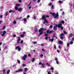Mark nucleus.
<instances>
[{
    "instance_id": "c9c22d12",
    "label": "nucleus",
    "mask_w": 74,
    "mask_h": 74,
    "mask_svg": "<svg viewBox=\"0 0 74 74\" xmlns=\"http://www.w3.org/2000/svg\"><path fill=\"white\" fill-rule=\"evenodd\" d=\"M5 26H3L2 28V30H3V29H5Z\"/></svg>"
},
{
    "instance_id": "774afa93",
    "label": "nucleus",
    "mask_w": 74,
    "mask_h": 74,
    "mask_svg": "<svg viewBox=\"0 0 74 74\" xmlns=\"http://www.w3.org/2000/svg\"><path fill=\"white\" fill-rule=\"evenodd\" d=\"M29 17H30V15H29L27 16V18H29Z\"/></svg>"
},
{
    "instance_id": "ea45409f",
    "label": "nucleus",
    "mask_w": 74,
    "mask_h": 74,
    "mask_svg": "<svg viewBox=\"0 0 74 74\" xmlns=\"http://www.w3.org/2000/svg\"><path fill=\"white\" fill-rule=\"evenodd\" d=\"M13 23H14V24H16V21H14L13 22Z\"/></svg>"
},
{
    "instance_id": "c03bdc74",
    "label": "nucleus",
    "mask_w": 74,
    "mask_h": 74,
    "mask_svg": "<svg viewBox=\"0 0 74 74\" xmlns=\"http://www.w3.org/2000/svg\"><path fill=\"white\" fill-rule=\"evenodd\" d=\"M53 38H55V34H53Z\"/></svg>"
},
{
    "instance_id": "423d86ee",
    "label": "nucleus",
    "mask_w": 74,
    "mask_h": 74,
    "mask_svg": "<svg viewBox=\"0 0 74 74\" xmlns=\"http://www.w3.org/2000/svg\"><path fill=\"white\" fill-rule=\"evenodd\" d=\"M60 25H61V26H62V25H63L62 24H64V21H63V20H62L61 22H60Z\"/></svg>"
},
{
    "instance_id": "20e7f679",
    "label": "nucleus",
    "mask_w": 74,
    "mask_h": 74,
    "mask_svg": "<svg viewBox=\"0 0 74 74\" xmlns=\"http://www.w3.org/2000/svg\"><path fill=\"white\" fill-rule=\"evenodd\" d=\"M73 36V33H71L70 34H69V37H68V39H70V38H71V37H72Z\"/></svg>"
},
{
    "instance_id": "603ef678",
    "label": "nucleus",
    "mask_w": 74,
    "mask_h": 74,
    "mask_svg": "<svg viewBox=\"0 0 74 74\" xmlns=\"http://www.w3.org/2000/svg\"><path fill=\"white\" fill-rule=\"evenodd\" d=\"M17 43L18 44H19V43H20V42H19V41L18 40V41H17Z\"/></svg>"
},
{
    "instance_id": "9d476101",
    "label": "nucleus",
    "mask_w": 74,
    "mask_h": 74,
    "mask_svg": "<svg viewBox=\"0 0 74 74\" xmlns=\"http://www.w3.org/2000/svg\"><path fill=\"white\" fill-rule=\"evenodd\" d=\"M55 26H56V27H58L59 29L61 27V26L60 25V24H59L58 25V24H56L55 25Z\"/></svg>"
},
{
    "instance_id": "b1692460",
    "label": "nucleus",
    "mask_w": 74,
    "mask_h": 74,
    "mask_svg": "<svg viewBox=\"0 0 74 74\" xmlns=\"http://www.w3.org/2000/svg\"><path fill=\"white\" fill-rule=\"evenodd\" d=\"M48 36V34L47 33H46L45 34V37H47V36Z\"/></svg>"
},
{
    "instance_id": "39448f33",
    "label": "nucleus",
    "mask_w": 74,
    "mask_h": 74,
    "mask_svg": "<svg viewBox=\"0 0 74 74\" xmlns=\"http://www.w3.org/2000/svg\"><path fill=\"white\" fill-rule=\"evenodd\" d=\"M23 71V69H20L18 71H16V73H19V72H22Z\"/></svg>"
},
{
    "instance_id": "473e14b6",
    "label": "nucleus",
    "mask_w": 74,
    "mask_h": 74,
    "mask_svg": "<svg viewBox=\"0 0 74 74\" xmlns=\"http://www.w3.org/2000/svg\"><path fill=\"white\" fill-rule=\"evenodd\" d=\"M63 33L65 34H67V32L65 31H63Z\"/></svg>"
},
{
    "instance_id": "f03ea898",
    "label": "nucleus",
    "mask_w": 74,
    "mask_h": 74,
    "mask_svg": "<svg viewBox=\"0 0 74 74\" xmlns=\"http://www.w3.org/2000/svg\"><path fill=\"white\" fill-rule=\"evenodd\" d=\"M46 29H44L42 27L39 30V35H42V34L43 33V31L44 30H46Z\"/></svg>"
},
{
    "instance_id": "2eb2a0df",
    "label": "nucleus",
    "mask_w": 74,
    "mask_h": 74,
    "mask_svg": "<svg viewBox=\"0 0 74 74\" xmlns=\"http://www.w3.org/2000/svg\"><path fill=\"white\" fill-rule=\"evenodd\" d=\"M14 9H15V10H18V7L16 6L14 8Z\"/></svg>"
},
{
    "instance_id": "393cba45",
    "label": "nucleus",
    "mask_w": 74,
    "mask_h": 74,
    "mask_svg": "<svg viewBox=\"0 0 74 74\" xmlns=\"http://www.w3.org/2000/svg\"><path fill=\"white\" fill-rule=\"evenodd\" d=\"M23 59L24 60H26V58H25V57H23Z\"/></svg>"
},
{
    "instance_id": "bb28decb",
    "label": "nucleus",
    "mask_w": 74,
    "mask_h": 74,
    "mask_svg": "<svg viewBox=\"0 0 74 74\" xmlns=\"http://www.w3.org/2000/svg\"><path fill=\"white\" fill-rule=\"evenodd\" d=\"M58 3H60V4H61L62 3V1H58Z\"/></svg>"
},
{
    "instance_id": "2f4dec72",
    "label": "nucleus",
    "mask_w": 74,
    "mask_h": 74,
    "mask_svg": "<svg viewBox=\"0 0 74 74\" xmlns=\"http://www.w3.org/2000/svg\"><path fill=\"white\" fill-rule=\"evenodd\" d=\"M49 27L51 29H52V27H53V26L52 25H51Z\"/></svg>"
},
{
    "instance_id": "4468645a",
    "label": "nucleus",
    "mask_w": 74,
    "mask_h": 74,
    "mask_svg": "<svg viewBox=\"0 0 74 74\" xmlns=\"http://www.w3.org/2000/svg\"><path fill=\"white\" fill-rule=\"evenodd\" d=\"M58 42H59V44H62L63 43V42H62L61 41H59Z\"/></svg>"
},
{
    "instance_id": "4be33fe9",
    "label": "nucleus",
    "mask_w": 74,
    "mask_h": 74,
    "mask_svg": "<svg viewBox=\"0 0 74 74\" xmlns=\"http://www.w3.org/2000/svg\"><path fill=\"white\" fill-rule=\"evenodd\" d=\"M64 34L63 33H62L60 34V36H64Z\"/></svg>"
},
{
    "instance_id": "680f3d73",
    "label": "nucleus",
    "mask_w": 74,
    "mask_h": 74,
    "mask_svg": "<svg viewBox=\"0 0 74 74\" xmlns=\"http://www.w3.org/2000/svg\"><path fill=\"white\" fill-rule=\"evenodd\" d=\"M0 18H3V15H1L0 16Z\"/></svg>"
},
{
    "instance_id": "3c124183",
    "label": "nucleus",
    "mask_w": 74,
    "mask_h": 74,
    "mask_svg": "<svg viewBox=\"0 0 74 74\" xmlns=\"http://www.w3.org/2000/svg\"><path fill=\"white\" fill-rule=\"evenodd\" d=\"M34 18L35 19V20H36V16H34Z\"/></svg>"
},
{
    "instance_id": "8fccbe9b",
    "label": "nucleus",
    "mask_w": 74,
    "mask_h": 74,
    "mask_svg": "<svg viewBox=\"0 0 74 74\" xmlns=\"http://www.w3.org/2000/svg\"><path fill=\"white\" fill-rule=\"evenodd\" d=\"M6 49H7V47H6V46H5V48H4V50H6Z\"/></svg>"
},
{
    "instance_id": "052dcab7",
    "label": "nucleus",
    "mask_w": 74,
    "mask_h": 74,
    "mask_svg": "<svg viewBox=\"0 0 74 74\" xmlns=\"http://www.w3.org/2000/svg\"><path fill=\"white\" fill-rule=\"evenodd\" d=\"M22 18V17H21L20 18H18V19H21Z\"/></svg>"
},
{
    "instance_id": "ddd939ff",
    "label": "nucleus",
    "mask_w": 74,
    "mask_h": 74,
    "mask_svg": "<svg viewBox=\"0 0 74 74\" xmlns=\"http://www.w3.org/2000/svg\"><path fill=\"white\" fill-rule=\"evenodd\" d=\"M22 10V8H19L18 9V11H21Z\"/></svg>"
},
{
    "instance_id": "dca6fc26",
    "label": "nucleus",
    "mask_w": 74,
    "mask_h": 74,
    "mask_svg": "<svg viewBox=\"0 0 74 74\" xmlns=\"http://www.w3.org/2000/svg\"><path fill=\"white\" fill-rule=\"evenodd\" d=\"M5 71H6V70L5 69L3 70V74H4L5 73Z\"/></svg>"
},
{
    "instance_id": "7ed1b4c3",
    "label": "nucleus",
    "mask_w": 74,
    "mask_h": 74,
    "mask_svg": "<svg viewBox=\"0 0 74 74\" xmlns=\"http://www.w3.org/2000/svg\"><path fill=\"white\" fill-rule=\"evenodd\" d=\"M16 49H18V51H21V48H20V46H18L15 47Z\"/></svg>"
},
{
    "instance_id": "f3484780",
    "label": "nucleus",
    "mask_w": 74,
    "mask_h": 74,
    "mask_svg": "<svg viewBox=\"0 0 74 74\" xmlns=\"http://www.w3.org/2000/svg\"><path fill=\"white\" fill-rule=\"evenodd\" d=\"M46 65H47V66H48V67L50 66V64H49L48 63H46Z\"/></svg>"
},
{
    "instance_id": "c85d7f7f",
    "label": "nucleus",
    "mask_w": 74,
    "mask_h": 74,
    "mask_svg": "<svg viewBox=\"0 0 74 74\" xmlns=\"http://www.w3.org/2000/svg\"><path fill=\"white\" fill-rule=\"evenodd\" d=\"M53 48H54V49H56V45H54Z\"/></svg>"
},
{
    "instance_id": "09e8293b",
    "label": "nucleus",
    "mask_w": 74,
    "mask_h": 74,
    "mask_svg": "<svg viewBox=\"0 0 74 74\" xmlns=\"http://www.w3.org/2000/svg\"><path fill=\"white\" fill-rule=\"evenodd\" d=\"M60 38L61 39H63V36H61L60 37Z\"/></svg>"
},
{
    "instance_id": "a211bd4d",
    "label": "nucleus",
    "mask_w": 74,
    "mask_h": 74,
    "mask_svg": "<svg viewBox=\"0 0 74 74\" xmlns=\"http://www.w3.org/2000/svg\"><path fill=\"white\" fill-rule=\"evenodd\" d=\"M50 30H49L47 29L46 31L47 33L49 34V31Z\"/></svg>"
},
{
    "instance_id": "f704fd0d",
    "label": "nucleus",
    "mask_w": 74,
    "mask_h": 74,
    "mask_svg": "<svg viewBox=\"0 0 74 74\" xmlns=\"http://www.w3.org/2000/svg\"><path fill=\"white\" fill-rule=\"evenodd\" d=\"M69 46H70V44L69 43H68L67 44V46H68V47H69Z\"/></svg>"
},
{
    "instance_id": "1a4fd4ad",
    "label": "nucleus",
    "mask_w": 74,
    "mask_h": 74,
    "mask_svg": "<svg viewBox=\"0 0 74 74\" xmlns=\"http://www.w3.org/2000/svg\"><path fill=\"white\" fill-rule=\"evenodd\" d=\"M3 34H1V36H5V34L6 33V31H3Z\"/></svg>"
},
{
    "instance_id": "de8ad7c7",
    "label": "nucleus",
    "mask_w": 74,
    "mask_h": 74,
    "mask_svg": "<svg viewBox=\"0 0 74 74\" xmlns=\"http://www.w3.org/2000/svg\"><path fill=\"white\" fill-rule=\"evenodd\" d=\"M48 37H45V40H48Z\"/></svg>"
},
{
    "instance_id": "7c9ffc66",
    "label": "nucleus",
    "mask_w": 74,
    "mask_h": 74,
    "mask_svg": "<svg viewBox=\"0 0 74 74\" xmlns=\"http://www.w3.org/2000/svg\"><path fill=\"white\" fill-rule=\"evenodd\" d=\"M22 65L23 67H25V66H26V65L25 64H23Z\"/></svg>"
},
{
    "instance_id": "4d7b16f0",
    "label": "nucleus",
    "mask_w": 74,
    "mask_h": 74,
    "mask_svg": "<svg viewBox=\"0 0 74 74\" xmlns=\"http://www.w3.org/2000/svg\"><path fill=\"white\" fill-rule=\"evenodd\" d=\"M18 1L19 2V3H21L22 0H18Z\"/></svg>"
},
{
    "instance_id": "9b49d317",
    "label": "nucleus",
    "mask_w": 74,
    "mask_h": 74,
    "mask_svg": "<svg viewBox=\"0 0 74 74\" xmlns=\"http://www.w3.org/2000/svg\"><path fill=\"white\" fill-rule=\"evenodd\" d=\"M55 60H56V63L57 64H59V61L58 60V58H55Z\"/></svg>"
},
{
    "instance_id": "a878e982",
    "label": "nucleus",
    "mask_w": 74,
    "mask_h": 74,
    "mask_svg": "<svg viewBox=\"0 0 74 74\" xmlns=\"http://www.w3.org/2000/svg\"><path fill=\"white\" fill-rule=\"evenodd\" d=\"M16 5V6H17V7H19V6H20V4H18V3H17Z\"/></svg>"
},
{
    "instance_id": "37998d69",
    "label": "nucleus",
    "mask_w": 74,
    "mask_h": 74,
    "mask_svg": "<svg viewBox=\"0 0 74 74\" xmlns=\"http://www.w3.org/2000/svg\"><path fill=\"white\" fill-rule=\"evenodd\" d=\"M18 64H19L21 63V61H20V60H18Z\"/></svg>"
},
{
    "instance_id": "69168bd1",
    "label": "nucleus",
    "mask_w": 74,
    "mask_h": 74,
    "mask_svg": "<svg viewBox=\"0 0 74 74\" xmlns=\"http://www.w3.org/2000/svg\"><path fill=\"white\" fill-rule=\"evenodd\" d=\"M50 69L51 70H53V67L51 68Z\"/></svg>"
},
{
    "instance_id": "5fc2aeb1",
    "label": "nucleus",
    "mask_w": 74,
    "mask_h": 74,
    "mask_svg": "<svg viewBox=\"0 0 74 74\" xmlns=\"http://www.w3.org/2000/svg\"><path fill=\"white\" fill-rule=\"evenodd\" d=\"M52 3H50L48 5H52Z\"/></svg>"
},
{
    "instance_id": "e433bc0d",
    "label": "nucleus",
    "mask_w": 74,
    "mask_h": 74,
    "mask_svg": "<svg viewBox=\"0 0 74 74\" xmlns=\"http://www.w3.org/2000/svg\"><path fill=\"white\" fill-rule=\"evenodd\" d=\"M37 31H38V29H37V28L35 29V32H37Z\"/></svg>"
},
{
    "instance_id": "79ce46f5",
    "label": "nucleus",
    "mask_w": 74,
    "mask_h": 74,
    "mask_svg": "<svg viewBox=\"0 0 74 74\" xmlns=\"http://www.w3.org/2000/svg\"><path fill=\"white\" fill-rule=\"evenodd\" d=\"M60 28H61V30L63 29V27L61 26Z\"/></svg>"
},
{
    "instance_id": "cd10ccee",
    "label": "nucleus",
    "mask_w": 74,
    "mask_h": 74,
    "mask_svg": "<svg viewBox=\"0 0 74 74\" xmlns=\"http://www.w3.org/2000/svg\"><path fill=\"white\" fill-rule=\"evenodd\" d=\"M43 56H44V55H43L42 54H41L40 55V57L41 58Z\"/></svg>"
},
{
    "instance_id": "bf43d9fd",
    "label": "nucleus",
    "mask_w": 74,
    "mask_h": 74,
    "mask_svg": "<svg viewBox=\"0 0 74 74\" xmlns=\"http://www.w3.org/2000/svg\"><path fill=\"white\" fill-rule=\"evenodd\" d=\"M24 57H25V58H27V55H25Z\"/></svg>"
},
{
    "instance_id": "58836bf2",
    "label": "nucleus",
    "mask_w": 74,
    "mask_h": 74,
    "mask_svg": "<svg viewBox=\"0 0 74 74\" xmlns=\"http://www.w3.org/2000/svg\"><path fill=\"white\" fill-rule=\"evenodd\" d=\"M23 42V40H22L21 41L20 43L21 44H22Z\"/></svg>"
},
{
    "instance_id": "6ab92c4d",
    "label": "nucleus",
    "mask_w": 74,
    "mask_h": 74,
    "mask_svg": "<svg viewBox=\"0 0 74 74\" xmlns=\"http://www.w3.org/2000/svg\"><path fill=\"white\" fill-rule=\"evenodd\" d=\"M35 61V58H33L32 59V62H34Z\"/></svg>"
},
{
    "instance_id": "c756f323",
    "label": "nucleus",
    "mask_w": 74,
    "mask_h": 74,
    "mask_svg": "<svg viewBox=\"0 0 74 74\" xmlns=\"http://www.w3.org/2000/svg\"><path fill=\"white\" fill-rule=\"evenodd\" d=\"M70 44H73V41H71L70 42Z\"/></svg>"
},
{
    "instance_id": "13d9d810",
    "label": "nucleus",
    "mask_w": 74,
    "mask_h": 74,
    "mask_svg": "<svg viewBox=\"0 0 74 74\" xmlns=\"http://www.w3.org/2000/svg\"><path fill=\"white\" fill-rule=\"evenodd\" d=\"M72 41H74V38H72Z\"/></svg>"
},
{
    "instance_id": "338daca9",
    "label": "nucleus",
    "mask_w": 74,
    "mask_h": 74,
    "mask_svg": "<svg viewBox=\"0 0 74 74\" xmlns=\"http://www.w3.org/2000/svg\"><path fill=\"white\" fill-rule=\"evenodd\" d=\"M27 68H25L24 69V70H27Z\"/></svg>"
},
{
    "instance_id": "0e129e2a",
    "label": "nucleus",
    "mask_w": 74,
    "mask_h": 74,
    "mask_svg": "<svg viewBox=\"0 0 74 74\" xmlns=\"http://www.w3.org/2000/svg\"><path fill=\"white\" fill-rule=\"evenodd\" d=\"M16 35L14 34L13 35V37H16Z\"/></svg>"
},
{
    "instance_id": "f257e3e1",
    "label": "nucleus",
    "mask_w": 74,
    "mask_h": 74,
    "mask_svg": "<svg viewBox=\"0 0 74 74\" xmlns=\"http://www.w3.org/2000/svg\"><path fill=\"white\" fill-rule=\"evenodd\" d=\"M52 15L53 16L54 19H56V18L59 19V14L58 12H57L56 14L55 13H53L52 14Z\"/></svg>"
},
{
    "instance_id": "49530a36",
    "label": "nucleus",
    "mask_w": 74,
    "mask_h": 74,
    "mask_svg": "<svg viewBox=\"0 0 74 74\" xmlns=\"http://www.w3.org/2000/svg\"><path fill=\"white\" fill-rule=\"evenodd\" d=\"M12 10H10L9 11V13H11V12H12Z\"/></svg>"
},
{
    "instance_id": "aec40b11",
    "label": "nucleus",
    "mask_w": 74,
    "mask_h": 74,
    "mask_svg": "<svg viewBox=\"0 0 74 74\" xmlns=\"http://www.w3.org/2000/svg\"><path fill=\"white\" fill-rule=\"evenodd\" d=\"M10 70H8L7 71V74H8L10 73Z\"/></svg>"
},
{
    "instance_id": "5701e85b",
    "label": "nucleus",
    "mask_w": 74,
    "mask_h": 74,
    "mask_svg": "<svg viewBox=\"0 0 74 74\" xmlns=\"http://www.w3.org/2000/svg\"><path fill=\"white\" fill-rule=\"evenodd\" d=\"M21 37L22 38L23 37H24V35H23V34H21Z\"/></svg>"
},
{
    "instance_id": "a18cd8bd",
    "label": "nucleus",
    "mask_w": 74,
    "mask_h": 74,
    "mask_svg": "<svg viewBox=\"0 0 74 74\" xmlns=\"http://www.w3.org/2000/svg\"><path fill=\"white\" fill-rule=\"evenodd\" d=\"M53 5H52L51 6V8L52 9H53Z\"/></svg>"
},
{
    "instance_id": "864d4df0",
    "label": "nucleus",
    "mask_w": 74,
    "mask_h": 74,
    "mask_svg": "<svg viewBox=\"0 0 74 74\" xmlns=\"http://www.w3.org/2000/svg\"><path fill=\"white\" fill-rule=\"evenodd\" d=\"M64 12H63L62 13V15H64Z\"/></svg>"
},
{
    "instance_id": "e2e57ef3",
    "label": "nucleus",
    "mask_w": 74,
    "mask_h": 74,
    "mask_svg": "<svg viewBox=\"0 0 74 74\" xmlns=\"http://www.w3.org/2000/svg\"><path fill=\"white\" fill-rule=\"evenodd\" d=\"M41 64H42V62H39V65H41Z\"/></svg>"
},
{
    "instance_id": "6e6552de",
    "label": "nucleus",
    "mask_w": 74,
    "mask_h": 74,
    "mask_svg": "<svg viewBox=\"0 0 74 74\" xmlns=\"http://www.w3.org/2000/svg\"><path fill=\"white\" fill-rule=\"evenodd\" d=\"M45 21L43 22V24H45V25H47V24H45V23H48V21L47 20V19H45V20H44Z\"/></svg>"
},
{
    "instance_id": "6e6d98bb",
    "label": "nucleus",
    "mask_w": 74,
    "mask_h": 74,
    "mask_svg": "<svg viewBox=\"0 0 74 74\" xmlns=\"http://www.w3.org/2000/svg\"><path fill=\"white\" fill-rule=\"evenodd\" d=\"M52 32H53V31H50V32H49V33L51 34V33H52Z\"/></svg>"
},
{
    "instance_id": "4c0bfd02",
    "label": "nucleus",
    "mask_w": 74,
    "mask_h": 74,
    "mask_svg": "<svg viewBox=\"0 0 74 74\" xmlns=\"http://www.w3.org/2000/svg\"><path fill=\"white\" fill-rule=\"evenodd\" d=\"M27 20H26V18H25L24 19V22H26L27 21Z\"/></svg>"
},
{
    "instance_id": "a19ab883",
    "label": "nucleus",
    "mask_w": 74,
    "mask_h": 74,
    "mask_svg": "<svg viewBox=\"0 0 74 74\" xmlns=\"http://www.w3.org/2000/svg\"><path fill=\"white\" fill-rule=\"evenodd\" d=\"M37 42L36 41H34L33 42V44H37Z\"/></svg>"
},
{
    "instance_id": "0eeeda50",
    "label": "nucleus",
    "mask_w": 74,
    "mask_h": 74,
    "mask_svg": "<svg viewBox=\"0 0 74 74\" xmlns=\"http://www.w3.org/2000/svg\"><path fill=\"white\" fill-rule=\"evenodd\" d=\"M45 18H46V16L44 15H42V19H43L44 21L46 19Z\"/></svg>"
},
{
    "instance_id": "412c9836",
    "label": "nucleus",
    "mask_w": 74,
    "mask_h": 74,
    "mask_svg": "<svg viewBox=\"0 0 74 74\" xmlns=\"http://www.w3.org/2000/svg\"><path fill=\"white\" fill-rule=\"evenodd\" d=\"M53 40H54V38H52V39L50 40V41H53Z\"/></svg>"
},
{
    "instance_id": "f8f14e48",
    "label": "nucleus",
    "mask_w": 74,
    "mask_h": 74,
    "mask_svg": "<svg viewBox=\"0 0 74 74\" xmlns=\"http://www.w3.org/2000/svg\"><path fill=\"white\" fill-rule=\"evenodd\" d=\"M53 30H57V27L55 26H53Z\"/></svg>"
},
{
    "instance_id": "72a5a7b5",
    "label": "nucleus",
    "mask_w": 74,
    "mask_h": 74,
    "mask_svg": "<svg viewBox=\"0 0 74 74\" xmlns=\"http://www.w3.org/2000/svg\"><path fill=\"white\" fill-rule=\"evenodd\" d=\"M8 12H6V14H5V15L6 16H7L8 15Z\"/></svg>"
}]
</instances>
